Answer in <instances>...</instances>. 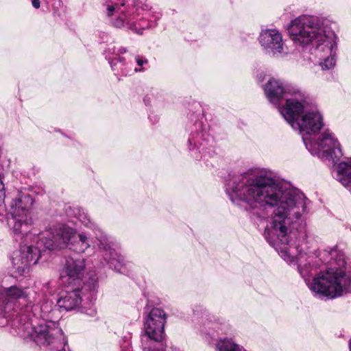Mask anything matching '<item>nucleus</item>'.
I'll list each match as a JSON object with an SVG mask.
<instances>
[{
    "label": "nucleus",
    "instance_id": "1",
    "mask_svg": "<svg viewBox=\"0 0 351 351\" xmlns=\"http://www.w3.org/2000/svg\"><path fill=\"white\" fill-rule=\"evenodd\" d=\"M226 193L233 204L251 213L255 223L266 222L263 237L285 261L297 264L313 292L334 298L350 291L351 277L343 270L345 256L337 249L330 252L336 266L319 274L310 282L317 265L304 241L310 201L303 193L287 186L265 169L229 175Z\"/></svg>",
    "mask_w": 351,
    "mask_h": 351
},
{
    "label": "nucleus",
    "instance_id": "2",
    "mask_svg": "<svg viewBox=\"0 0 351 351\" xmlns=\"http://www.w3.org/2000/svg\"><path fill=\"white\" fill-rule=\"evenodd\" d=\"M38 238L36 246L24 245L13 253L12 263L18 276H25L29 273L30 266L40 258L42 247L49 250L66 248L77 254H83L90 247V238L85 232H77L75 228L62 223L53 224Z\"/></svg>",
    "mask_w": 351,
    "mask_h": 351
},
{
    "label": "nucleus",
    "instance_id": "3",
    "mask_svg": "<svg viewBox=\"0 0 351 351\" xmlns=\"http://www.w3.org/2000/svg\"><path fill=\"white\" fill-rule=\"evenodd\" d=\"M289 34L294 44L308 49L320 60L322 70L332 69L336 64L337 36L324 27L318 17L302 15L291 21Z\"/></svg>",
    "mask_w": 351,
    "mask_h": 351
},
{
    "label": "nucleus",
    "instance_id": "4",
    "mask_svg": "<svg viewBox=\"0 0 351 351\" xmlns=\"http://www.w3.org/2000/svg\"><path fill=\"white\" fill-rule=\"evenodd\" d=\"M102 12L114 27L143 35L145 29L156 26V19H149L151 5L147 0H100Z\"/></svg>",
    "mask_w": 351,
    "mask_h": 351
},
{
    "label": "nucleus",
    "instance_id": "5",
    "mask_svg": "<svg viewBox=\"0 0 351 351\" xmlns=\"http://www.w3.org/2000/svg\"><path fill=\"white\" fill-rule=\"evenodd\" d=\"M288 105L292 108L286 111L283 117L293 130H298L304 143L305 138L311 139L324 126L322 115L306 94L298 101H290Z\"/></svg>",
    "mask_w": 351,
    "mask_h": 351
},
{
    "label": "nucleus",
    "instance_id": "6",
    "mask_svg": "<svg viewBox=\"0 0 351 351\" xmlns=\"http://www.w3.org/2000/svg\"><path fill=\"white\" fill-rule=\"evenodd\" d=\"M191 119L193 123L188 128V150L195 160L207 161L214 154V137L210 132V125L204 117V110L199 104Z\"/></svg>",
    "mask_w": 351,
    "mask_h": 351
},
{
    "label": "nucleus",
    "instance_id": "7",
    "mask_svg": "<svg viewBox=\"0 0 351 351\" xmlns=\"http://www.w3.org/2000/svg\"><path fill=\"white\" fill-rule=\"evenodd\" d=\"M69 215L77 218L86 228L91 230L98 241V247L102 252L104 259L109 267L118 272H122L124 258L117 249L112 238L108 237L90 218L85 209L80 206H69Z\"/></svg>",
    "mask_w": 351,
    "mask_h": 351
},
{
    "label": "nucleus",
    "instance_id": "8",
    "mask_svg": "<svg viewBox=\"0 0 351 351\" xmlns=\"http://www.w3.org/2000/svg\"><path fill=\"white\" fill-rule=\"evenodd\" d=\"M167 315L160 308H153L144 318L141 335L143 351H166L165 325Z\"/></svg>",
    "mask_w": 351,
    "mask_h": 351
},
{
    "label": "nucleus",
    "instance_id": "9",
    "mask_svg": "<svg viewBox=\"0 0 351 351\" xmlns=\"http://www.w3.org/2000/svg\"><path fill=\"white\" fill-rule=\"evenodd\" d=\"M263 90L269 101L278 108L282 117L292 108L288 105L290 101H298L305 94L297 86L275 78L269 79Z\"/></svg>",
    "mask_w": 351,
    "mask_h": 351
},
{
    "label": "nucleus",
    "instance_id": "10",
    "mask_svg": "<svg viewBox=\"0 0 351 351\" xmlns=\"http://www.w3.org/2000/svg\"><path fill=\"white\" fill-rule=\"evenodd\" d=\"M32 204L33 199L29 195L20 193L10 205L12 221L9 223H13V230L21 237V242H25L32 235L29 232L31 219L29 215Z\"/></svg>",
    "mask_w": 351,
    "mask_h": 351
},
{
    "label": "nucleus",
    "instance_id": "11",
    "mask_svg": "<svg viewBox=\"0 0 351 351\" xmlns=\"http://www.w3.org/2000/svg\"><path fill=\"white\" fill-rule=\"evenodd\" d=\"M306 148L313 156L324 161L336 162L343 156L341 145L333 133L326 130L316 138H304Z\"/></svg>",
    "mask_w": 351,
    "mask_h": 351
},
{
    "label": "nucleus",
    "instance_id": "12",
    "mask_svg": "<svg viewBox=\"0 0 351 351\" xmlns=\"http://www.w3.org/2000/svg\"><path fill=\"white\" fill-rule=\"evenodd\" d=\"M76 287H69L67 290L62 292L57 300L58 306L65 311L75 310L86 298L90 302L95 300L97 278L90 277L89 281L82 287L76 285Z\"/></svg>",
    "mask_w": 351,
    "mask_h": 351
},
{
    "label": "nucleus",
    "instance_id": "13",
    "mask_svg": "<svg viewBox=\"0 0 351 351\" xmlns=\"http://www.w3.org/2000/svg\"><path fill=\"white\" fill-rule=\"evenodd\" d=\"M62 329L57 322L33 320L24 326V337L29 338L38 346H47L57 337H62Z\"/></svg>",
    "mask_w": 351,
    "mask_h": 351
},
{
    "label": "nucleus",
    "instance_id": "14",
    "mask_svg": "<svg viewBox=\"0 0 351 351\" xmlns=\"http://www.w3.org/2000/svg\"><path fill=\"white\" fill-rule=\"evenodd\" d=\"M55 291L54 287L51 282H46L43 285L41 293L36 296V301L32 304L27 305L25 313H28L30 319V315L35 318V320H45L46 322H54L53 319L55 313L53 309V302L48 298V295H51Z\"/></svg>",
    "mask_w": 351,
    "mask_h": 351
},
{
    "label": "nucleus",
    "instance_id": "15",
    "mask_svg": "<svg viewBox=\"0 0 351 351\" xmlns=\"http://www.w3.org/2000/svg\"><path fill=\"white\" fill-rule=\"evenodd\" d=\"M265 52L269 56H277L285 52V43L281 34L276 29L263 30L258 38Z\"/></svg>",
    "mask_w": 351,
    "mask_h": 351
},
{
    "label": "nucleus",
    "instance_id": "16",
    "mask_svg": "<svg viewBox=\"0 0 351 351\" xmlns=\"http://www.w3.org/2000/svg\"><path fill=\"white\" fill-rule=\"evenodd\" d=\"M86 269V260L84 258H73L68 257L64 266V273L67 278V282L69 285L72 283L74 285L81 286L82 280L84 277Z\"/></svg>",
    "mask_w": 351,
    "mask_h": 351
},
{
    "label": "nucleus",
    "instance_id": "17",
    "mask_svg": "<svg viewBox=\"0 0 351 351\" xmlns=\"http://www.w3.org/2000/svg\"><path fill=\"white\" fill-rule=\"evenodd\" d=\"M127 52L125 47L119 46L114 43H110L107 45L104 51V55L106 60H108L112 70L120 71V68L117 64L123 65V58L120 55Z\"/></svg>",
    "mask_w": 351,
    "mask_h": 351
},
{
    "label": "nucleus",
    "instance_id": "18",
    "mask_svg": "<svg viewBox=\"0 0 351 351\" xmlns=\"http://www.w3.org/2000/svg\"><path fill=\"white\" fill-rule=\"evenodd\" d=\"M336 180L351 193V158L337 165Z\"/></svg>",
    "mask_w": 351,
    "mask_h": 351
},
{
    "label": "nucleus",
    "instance_id": "19",
    "mask_svg": "<svg viewBox=\"0 0 351 351\" xmlns=\"http://www.w3.org/2000/svg\"><path fill=\"white\" fill-rule=\"evenodd\" d=\"M47 347L46 351H69L67 344V340L63 333L62 337H57L52 342L45 346Z\"/></svg>",
    "mask_w": 351,
    "mask_h": 351
},
{
    "label": "nucleus",
    "instance_id": "20",
    "mask_svg": "<svg viewBox=\"0 0 351 351\" xmlns=\"http://www.w3.org/2000/svg\"><path fill=\"white\" fill-rule=\"evenodd\" d=\"M134 60L137 65L139 66L134 68V71L136 73L144 71L145 69L143 66L148 63V60L145 56L140 55L135 56Z\"/></svg>",
    "mask_w": 351,
    "mask_h": 351
},
{
    "label": "nucleus",
    "instance_id": "21",
    "mask_svg": "<svg viewBox=\"0 0 351 351\" xmlns=\"http://www.w3.org/2000/svg\"><path fill=\"white\" fill-rule=\"evenodd\" d=\"M117 66L120 68V71L112 70L115 75L127 76L131 72V69L128 67L124 58L123 65L119 64Z\"/></svg>",
    "mask_w": 351,
    "mask_h": 351
},
{
    "label": "nucleus",
    "instance_id": "22",
    "mask_svg": "<svg viewBox=\"0 0 351 351\" xmlns=\"http://www.w3.org/2000/svg\"><path fill=\"white\" fill-rule=\"evenodd\" d=\"M192 310L194 317H196L197 319L203 317V316L206 315L207 313L206 308L200 304L194 305Z\"/></svg>",
    "mask_w": 351,
    "mask_h": 351
},
{
    "label": "nucleus",
    "instance_id": "23",
    "mask_svg": "<svg viewBox=\"0 0 351 351\" xmlns=\"http://www.w3.org/2000/svg\"><path fill=\"white\" fill-rule=\"evenodd\" d=\"M154 97V95L153 93L146 95L143 98V101L145 104L146 106H152Z\"/></svg>",
    "mask_w": 351,
    "mask_h": 351
},
{
    "label": "nucleus",
    "instance_id": "24",
    "mask_svg": "<svg viewBox=\"0 0 351 351\" xmlns=\"http://www.w3.org/2000/svg\"><path fill=\"white\" fill-rule=\"evenodd\" d=\"M5 193H4V185L3 181L0 178V206L4 202Z\"/></svg>",
    "mask_w": 351,
    "mask_h": 351
},
{
    "label": "nucleus",
    "instance_id": "25",
    "mask_svg": "<svg viewBox=\"0 0 351 351\" xmlns=\"http://www.w3.org/2000/svg\"><path fill=\"white\" fill-rule=\"evenodd\" d=\"M121 351H132L131 342L129 339L128 341H125L124 344L121 345Z\"/></svg>",
    "mask_w": 351,
    "mask_h": 351
},
{
    "label": "nucleus",
    "instance_id": "26",
    "mask_svg": "<svg viewBox=\"0 0 351 351\" xmlns=\"http://www.w3.org/2000/svg\"><path fill=\"white\" fill-rule=\"evenodd\" d=\"M31 3L32 6L36 9H38L40 7V0H31Z\"/></svg>",
    "mask_w": 351,
    "mask_h": 351
},
{
    "label": "nucleus",
    "instance_id": "27",
    "mask_svg": "<svg viewBox=\"0 0 351 351\" xmlns=\"http://www.w3.org/2000/svg\"><path fill=\"white\" fill-rule=\"evenodd\" d=\"M265 75L263 72H261L260 73H258L257 75V80L259 81V82H263L265 79Z\"/></svg>",
    "mask_w": 351,
    "mask_h": 351
},
{
    "label": "nucleus",
    "instance_id": "28",
    "mask_svg": "<svg viewBox=\"0 0 351 351\" xmlns=\"http://www.w3.org/2000/svg\"><path fill=\"white\" fill-rule=\"evenodd\" d=\"M91 316H94L96 314V311L95 309H90V313H89Z\"/></svg>",
    "mask_w": 351,
    "mask_h": 351
},
{
    "label": "nucleus",
    "instance_id": "29",
    "mask_svg": "<svg viewBox=\"0 0 351 351\" xmlns=\"http://www.w3.org/2000/svg\"><path fill=\"white\" fill-rule=\"evenodd\" d=\"M349 349H350V351H351V339L349 341Z\"/></svg>",
    "mask_w": 351,
    "mask_h": 351
}]
</instances>
